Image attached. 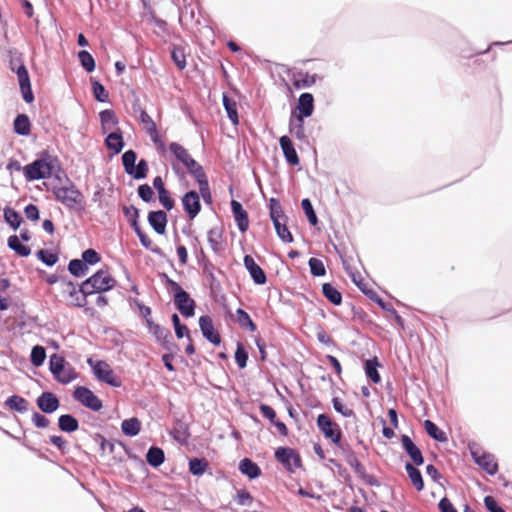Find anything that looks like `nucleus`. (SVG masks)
<instances>
[{"label": "nucleus", "mask_w": 512, "mask_h": 512, "mask_svg": "<svg viewBox=\"0 0 512 512\" xmlns=\"http://www.w3.org/2000/svg\"><path fill=\"white\" fill-rule=\"evenodd\" d=\"M53 162L54 159L47 152L43 153L39 159L23 168L26 180L35 181L51 177L54 169Z\"/></svg>", "instance_id": "obj_1"}, {"label": "nucleus", "mask_w": 512, "mask_h": 512, "mask_svg": "<svg viewBox=\"0 0 512 512\" xmlns=\"http://www.w3.org/2000/svg\"><path fill=\"white\" fill-rule=\"evenodd\" d=\"M116 280L108 270L100 269L81 284V291L85 294L102 293L112 289Z\"/></svg>", "instance_id": "obj_2"}, {"label": "nucleus", "mask_w": 512, "mask_h": 512, "mask_svg": "<svg viewBox=\"0 0 512 512\" xmlns=\"http://www.w3.org/2000/svg\"><path fill=\"white\" fill-rule=\"evenodd\" d=\"M49 366L54 378L61 384H68L78 377L75 368L57 354L51 355Z\"/></svg>", "instance_id": "obj_3"}, {"label": "nucleus", "mask_w": 512, "mask_h": 512, "mask_svg": "<svg viewBox=\"0 0 512 512\" xmlns=\"http://www.w3.org/2000/svg\"><path fill=\"white\" fill-rule=\"evenodd\" d=\"M469 451L473 461L487 474L493 476L499 470V465L494 454L483 450L479 445L469 444Z\"/></svg>", "instance_id": "obj_4"}, {"label": "nucleus", "mask_w": 512, "mask_h": 512, "mask_svg": "<svg viewBox=\"0 0 512 512\" xmlns=\"http://www.w3.org/2000/svg\"><path fill=\"white\" fill-rule=\"evenodd\" d=\"M55 199L69 209L81 207L84 204V196L74 184L60 186L53 189Z\"/></svg>", "instance_id": "obj_5"}, {"label": "nucleus", "mask_w": 512, "mask_h": 512, "mask_svg": "<svg viewBox=\"0 0 512 512\" xmlns=\"http://www.w3.org/2000/svg\"><path fill=\"white\" fill-rule=\"evenodd\" d=\"M87 363L91 367L94 376L99 381L104 382L112 387L121 386L120 379L115 375L113 369L107 362L88 358Z\"/></svg>", "instance_id": "obj_6"}, {"label": "nucleus", "mask_w": 512, "mask_h": 512, "mask_svg": "<svg viewBox=\"0 0 512 512\" xmlns=\"http://www.w3.org/2000/svg\"><path fill=\"white\" fill-rule=\"evenodd\" d=\"M169 150L171 154L189 171V173L194 176V178L196 175H200V173L204 172L202 166L196 162L188 150L179 143H171L169 145Z\"/></svg>", "instance_id": "obj_7"}, {"label": "nucleus", "mask_w": 512, "mask_h": 512, "mask_svg": "<svg viewBox=\"0 0 512 512\" xmlns=\"http://www.w3.org/2000/svg\"><path fill=\"white\" fill-rule=\"evenodd\" d=\"M317 426L325 438L330 439L335 445H339L342 439V431L338 423L326 414L317 416Z\"/></svg>", "instance_id": "obj_8"}, {"label": "nucleus", "mask_w": 512, "mask_h": 512, "mask_svg": "<svg viewBox=\"0 0 512 512\" xmlns=\"http://www.w3.org/2000/svg\"><path fill=\"white\" fill-rule=\"evenodd\" d=\"M274 456L289 472H294L301 466V456L293 448L279 447L276 449Z\"/></svg>", "instance_id": "obj_9"}, {"label": "nucleus", "mask_w": 512, "mask_h": 512, "mask_svg": "<svg viewBox=\"0 0 512 512\" xmlns=\"http://www.w3.org/2000/svg\"><path fill=\"white\" fill-rule=\"evenodd\" d=\"M73 397L84 407L98 412L102 409V401L87 387L78 386L73 392Z\"/></svg>", "instance_id": "obj_10"}, {"label": "nucleus", "mask_w": 512, "mask_h": 512, "mask_svg": "<svg viewBox=\"0 0 512 512\" xmlns=\"http://www.w3.org/2000/svg\"><path fill=\"white\" fill-rule=\"evenodd\" d=\"M140 115L139 120L140 123L143 126V129L146 131V133L150 136L152 142L155 144L156 148L164 152L166 150L165 142L163 141L162 137L159 135L157 127L153 119L150 117V115L144 110L139 109Z\"/></svg>", "instance_id": "obj_11"}, {"label": "nucleus", "mask_w": 512, "mask_h": 512, "mask_svg": "<svg viewBox=\"0 0 512 512\" xmlns=\"http://www.w3.org/2000/svg\"><path fill=\"white\" fill-rule=\"evenodd\" d=\"M10 65L11 69L14 70L18 76L19 86L24 101L32 103L34 101V95L31 89L30 77L25 65L20 62L16 67L13 60L10 62Z\"/></svg>", "instance_id": "obj_12"}, {"label": "nucleus", "mask_w": 512, "mask_h": 512, "mask_svg": "<svg viewBox=\"0 0 512 512\" xmlns=\"http://www.w3.org/2000/svg\"><path fill=\"white\" fill-rule=\"evenodd\" d=\"M184 211L190 220H193L201 211L199 194L196 191H189L182 197Z\"/></svg>", "instance_id": "obj_13"}, {"label": "nucleus", "mask_w": 512, "mask_h": 512, "mask_svg": "<svg viewBox=\"0 0 512 512\" xmlns=\"http://www.w3.org/2000/svg\"><path fill=\"white\" fill-rule=\"evenodd\" d=\"M199 326L203 336L212 344L219 345L221 343V336L215 330L213 320L208 315H203L199 318Z\"/></svg>", "instance_id": "obj_14"}, {"label": "nucleus", "mask_w": 512, "mask_h": 512, "mask_svg": "<svg viewBox=\"0 0 512 512\" xmlns=\"http://www.w3.org/2000/svg\"><path fill=\"white\" fill-rule=\"evenodd\" d=\"M174 303L184 317H192L194 315L195 301L186 291L175 295Z\"/></svg>", "instance_id": "obj_15"}, {"label": "nucleus", "mask_w": 512, "mask_h": 512, "mask_svg": "<svg viewBox=\"0 0 512 512\" xmlns=\"http://www.w3.org/2000/svg\"><path fill=\"white\" fill-rule=\"evenodd\" d=\"M298 114L296 118L301 121V118L310 117L314 111V97L311 93H302L298 99L296 107Z\"/></svg>", "instance_id": "obj_16"}, {"label": "nucleus", "mask_w": 512, "mask_h": 512, "mask_svg": "<svg viewBox=\"0 0 512 512\" xmlns=\"http://www.w3.org/2000/svg\"><path fill=\"white\" fill-rule=\"evenodd\" d=\"M231 209L238 229L241 232H246L249 228L247 211L243 208L242 204L236 200L231 201Z\"/></svg>", "instance_id": "obj_17"}, {"label": "nucleus", "mask_w": 512, "mask_h": 512, "mask_svg": "<svg viewBox=\"0 0 512 512\" xmlns=\"http://www.w3.org/2000/svg\"><path fill=\"white\" fill-rule=\"evenodd\" d=\"M244 265L246 269L249 271L252 279L256 284L263 285L266 283V274L263 269L255 262L254 258L251 255H246L244 257Z\"/></svg>", "instance_id": "obj_18"}, {"label": "nucleus", "mask_w": 512, "mask_h": 512, "mask_svg": "<svg viewBox=\"0 0 512 512\" xmlns=\"http://www.w3.org/2000/svg\"><path fill=\"white\" fill-rule=\"evenodd\" d=\"M279 144H280V147L282 149V152L284 154L286 161L292 166L299 165L300 159H299V156L294 148V145H293L291 139L288 136L284 135V136L280 137Z\"/></svg>", "instance_id": "obj_19"}, {"label": "nucleus", "mask_w": 512, "mask_h": 512, "mask_svg": "<svg viewBox=\"0 0 512 512\" xmlns=\"http://www.w3.org/2000/svg\"><path fill=\"white\" fill-rule=\"evenodd\" d=\"M36 402L39 409L44 413H53L60 405L58 398L52 392H43Z\"/></svg>", "instance_id": "obj_20"}, {"label": "nucleus", "mask_w": 512, "mask_h": 512, "mask_svg": "<svg viewBox=\"0 0 512 512\" xmlns=\"http://www.w3.org/2000/svg\"><path fill=\"white\" fill-rule=\"evenodd\" d=\"M403 449L409 455L416 466H420L424 462V458L420 449L415 445L411 438L407 435L401 437Z\"/></svg>", "instance_id": "obj_21"}, {"label": "nucleus", "mask_w": 512, "mask_h": 512, "mask_svg": "<svg viewBox=\"0 0 512 512\" xmlns=\"http://www.w3.org/2000/svg\"><path fill=\"white\" fill-rule=\"evenodd\" d=\"M167 221V214L162 210L151 211L148 214L149 224L159 235H163L166 232Z\"/></svg>", "instance_id": "obj_22"}, {"label": "nucleus", "mask_w": 512, "mask_h": 512, "mask_svg": "<svg viewBox=\"0 0 512 512\" xmlns=\"http://www.w3.org/2000/svg\"><path fill=\"white\" fill-rule=\"evenodd\" d=\"M101 121V128L103 133H108L112 131H117L118 128V118L116 114L111 109H106L100 112L99 114Z\"/></svg>", "instance_id": "obj_23"}, {"label": "nucleus", "mask_w": 512, "mask_h": 512, "mask_svg": "<svg viewBox=\"0 0 512 512\" xmlns=\"http://www.w3.org/2000/svg\"><path fill=\"white\" fill-rule=\"evenodd\" d=\"M208 242L214 252L223 250L224 238L221 226L212 227L207 233Z\"/></svg>", "instance_id": "obj_24"}, {"label": "nucleus", "mask_w": 512, "mask_h": 512, "mask_svg": "<svg viewBox=\"0 0 512 512\" xmlns=\"http://www.w3.org/2000/svg\"><path fill=\"white\" fill-rule=\"evenodd\" d=\"M105 144L107 148L114 154L120 153L124 147V141L120 129H117V131L108 132L105 139Z\"/></svg>", "instance_id": "obj_25"}, {"label": "nucleus", "mask_w": 512, "mask_h": 512, "mask_svg": "<svg viewBox=\"0 0 512 512\" xmlns=\"http://www.w3.org/2000/svg\"><path fill=\"white\" fill-rule=\"evenodd\" d=\"M316 82V75L308 72H296L292 75V83L296 89L310 87Z\"/></svg>", "instance_id": "obj_26"}, {"label": "nucleus", "mask_w": 512, "mask_h": 512, "mask_svg": "<svg viewBox=\"0 0 512 512\" xmlns=\"http://www.w3.org/2000/svg\"><path fill=\"white\" fill-rule=\"evenodd\" d=\"M239 470L250 479H255L261 475L260 467L249 458H244L240 461Z\"/></svg>", "instance_id": "obj_27"}, {"label": "nucleus", "mask_w": 512, "mask_h": 512, "mask_svg": "<svg viewBox=\"0 0 512 512\" xmlns=\"http://www.w3.org/2000/svg\"><path fill=\"white\" fill-rule=\"evenodd\" d=\"M322 293L324 297L333 305L339 306L342 303L341 292L330 283L322 285Z\"/></svg>", "instance_id": "obj_28"}, {"label": "nucleus", "mask_w": 512, "mask_h": 512, "mask_svg": "<svg viewBox=\"0 0 512 512\" xmlns=\"http://www.w3.org/2000/svg\"><path fill=\"white\" fill-rule=\"evenodd\" d=\"M424 429L426 433L438 442H447L448 438L444 431H442L438 426L432 422L431 420L424 421Z\"/></svg>", "instance_id": "obj_29"}, {"label": "nucleus", "mask_w": 512, "mask_h": 512, "mask_svg": "<svg viewBox=\"0 0 512 512\" xmlns=\"http://www.w3.org/2000/svg\"><path fill=\"white\" fill-rule=\"evenodd\" d=\"M14 131L19 135H29L31 132V123L26 114H19L14 120Z\"/></svg>", "instance_id": "obj_30"}, {"label": "nucleus", "mask_w": 512, "mask_h": 512, "mask_svg": "<svg viewBox=\"0 0 512 512\" xmlns=\"http://www.w3.org/2000/svg\"><path fill=\"white\" fill-rule=\"evenodd\" d=\"M405 469L416 490L422 491L424 489V482L421 472L411 463H407Z\"/></svg>", "instance_id": "obj_31"}, {"label": "nucleus", "mask_w": 512, "mask_h": 512, "mask_svg": "<svg viewBox=\"0 0 512 512\" xmlns=\"http://www.w3.org/2000/svg\"><path fill=\"white\" fill-rule=\"evenodd\" d=\"M7 244L10 249H12L17 255L21 257H27L31 253V249L28 246L21 244L17 235L10 236L8 238Z\"/></svg>", "instance_id": "obj_32"}, {"label": "nucleus", "mask_w": 512, "mask_h": 512, "mask_svg": "<svg viewBox=\"0 0 512 512\" xmlns=\"http://www.w3.org/2000/svg\"><path fill=\"white\" fill-rule=\"evenodd\" d=\"M5 405L11 410L24 413L28 410L29 403L23 397L13 395L6 400Z\"/></svg>", "instance_id": "obj_33"}, {"label": "nucleus", "mask_w": 512, "mask_h": 512, "mask_svg": "<svg viewBox=\"0 0 512 512\" xmlns=\"http://www.w3.org/2000/svg\"><path fill=\"white\" fill-rule=\"evenodd\" d=\"M195 179L199 185V191H200V194H201L203 200L206 203H211L212 195L210 192L209 182H208L205 172L200 173V175H196Z\"/></svg>", "instance_id": "obj_34"}, {"label": "nucleus", "mask_w": 512, "mask_h": 512, "mask_svg": "<svg viewBox=\"0 0 512 512\" xmlns=\"http://www.w3.org/2000/svg\"><path fill=\"white\" fill-rule=\"evenodd\" d=\"M121 429L127 436H136L141 430V422L135 417L126 419L122 422Z\"/></svg>", "instance_id": "obj_35"}, {"label": "nucleus", "mask_w": 512, "mask_h": 512, "mask_svg": "<svg viewBox=\"0 0 512 512\" xmlns=\"http://www.w3.org/2000/svg\"><path fill=\"white\" fill-rule=\"evenodd\" d=\"M58 426L64 432H74L78 429V420L69 414L61 415L58 419Z\"/></svg>", "instance_id": "obj_36"}, {"label": "nucleus", "mask_w": 512, "mask_h": 512, "mask_svg": "<svg viewBox=\"0 0 512 512\" xmlns=\"http://www.w3.org/2000/svg\"><path fill=\"white\" fill-rule=\"evenodd\" d=\"M379 362L377 358L366 360L365 362V373L366 376L375 384L379 383L381 380L380 374L378 373Z\"/></svg>", "instance_id": "obj_37"}, {"label": "nucleus", "mask_w": 512, "mask_h": 512, "mask_svg": "<svg viewBox=\"0 0 512 512\" xmlns=\"http://www.w3.org/2000/svg\"><path fill=\"white\" fill-rule=\"evenodd\" d=\"M164 460L165 456L161 448L151 447L146 454V461L153 467L160 466Z\"/></svg>", "instance_id": "obj_38"}, {"label": "nucleus", "mask_w": 512, "mask_h": 512, "mask_svg": "<svg viewBox=\"0 0 512 512\" xmlns=\"http://www.w3.org/2000/svg\"><path fill=\"white\" fill-rule=\"evenodd\" d=\"M236 316H237V322L239 323V325L242 328H245L251 332L256 331V329H257L256 324L253 322V320L251 319V317L245 310H243L241 308L237 309Z\"/></svg>", "instance_id": "obj_39"}, {"label": "nucleus", "mask_w": 512, "mask_h": 512, "mask_svg": "<svg viewBox=\"0 0 512 512\" xmlns=\"http://www.w3.org/2000/svg\"><path fill=\"white\" fill-rule=\"evenodd\" d=\"M223 105L225 107V110L227 112V115L231 122L234 125H238L239 123V117L237 112V104L235 101L231 100L227 95H223Z\"/></svg>", "instance_id": "obj_40"}, {"label": "nucleus", "mask_w": 512, "mask_h": 512, "mask_svg": "<svg viewBox=\"0 0 512 512\" xmlns=\"http://www.w3.org/2000/svg\"><path fill=\"white\" fill-rule=\"evenodd\" d=\"M269 208H270V217L273 222H277L280 220H287V217L283 213L282 206L277 199L271 198L269 200Z\"/></svg>", "instance_id": "obj_41"}, {"label": "nucleus", "mask_w": 512, "mask_h": 512, "mask_svg": "<svg viewBox=\"0 0 512 512\" xmlns=\"http://www.w3.org/2000/svg\"><path fill=\"white\" fill-rule=\"evenodd\" d=\"M286 221L287 220H280L273 222V224L279 238L285 243H290L293 241V236L286 225Z\"/></svg>", "instance_id": "obj_42"}, {"label": "nucleus", "mask_w": 512, "mask_h": 512, "mask_svg": "<svg viewBox=\"0 0 512 512\" xmlns=\"http://www.w3.org/2000/svg\"><path fill=\"white\" fill-rule=\"evenodd\" d=\"M5 221L13 228L17 229L22 223V217L13 208L6 207L4 209Z\"/></svg>", "instance_id": "obj_43"}, {"label": "nucleus", "mask_w": 512, "mask_h": 512, "mask_svg": "<svg viewBox=\"0 0 512 512\" xmlns=\"http://www.w3.org/2000/svg\"><path fill=\"white\" fill-rule=\"evenodd\" d=\"M208 465L205 459L193 458L189 461V470L193 475L200 476L205 473Z\"/></svg>", "instance_id": "obj_44"}, {"label": "nucleus", "mask_w": 512, "mask_h": 512, "mask_svg": "<svg viewBox=\"0 0 512 512\" xmlns=\"http://www.w3.org/2000/svg\"><path fill=\"white\" fill-rule=\"evenodd\" d=\"M289 132L297 139L304 140L306 138L305 128H304V118H301V121L297 119L295 122L293 120L290 121Z\"/></svg>", "instance_id": "obj_45"}, {"label": "nucleus", "mask_w": 512, "mask_h": 512, "mask_svg": "<svg viewBox=\"0 0 512 512\" xmlns=\"http://www.w3.org/2000/svg\"><path fill=\"white\" fill-rule=\"evenodd\" d=\"M45 358H46V350L43 346L36 345L32 348L30 360L34 366H36V367L41 366L44 363Z\"/></svg>", "instance_id": "obj_46"}, {"label": "nucleus", "mask_w": 512, "mask_h": 512, "mask_svg": "<svg viewBox=\"0 0 512 512\" xmlns=\"http://www.w3.org/2000/svg\"><path fill=\"white\" fill-rule=\"evenodd\" d=\"M68 286L71 288L69 291L70 297L72 298V304L76 307H83L86 305V296L89 294H85L81 291H77L72 283H69Z\"/></svg>", "instance_id": "obj_47"}, {"label": "nucleus", "mask_w": 512, "mask_h": 512, "mask_svg": "<svg viewBox=\"0 0 512 512\" xmlns=\"http://www.w3.org/2000/svg\"><path fill=\"white\" fill-rule=\"evenodd\" d=\"M68 269L72 275L80 277L86 274L88 267L83 260L73 259L69 262Z\"/></svg>", "instance_id": "obj_48"}, {"label": "nucleus", "mask_w": 512, "mask_h": 512, "mask_svg": "<svg viewBox=\"0 0 512 512\" xmlns=\"http://www.w3.org/2000/svg\"><path fill=\"white\" fill-rule=\"evenodd\" d=\"M78 59L82 65V67L87 72H92L95 69V60L93 56L86 50H81L78 53Z\"/></svg>", "instance_id": "obj_49"}, {"label": "nucleus", "mask_w": 512, "mask_h": 512, "mask_svg": "<svg viewBox=\"0 0 512 512\" xmlns=\"http://www.w3.org/2000/svg\"><path fill=\"white\" fill-rule=\"evenodd\" d=\"M308 264L310 267V272L313 276L321 277L326 274V268L321 259L312 257L309 259Z\"/></svg>", "instance_id": "obj_50"}, {"label": "nucleus", "mask_w": 512, "mask_h": 512, "mask_svg": "<svg viewBox=\"0 0 512 512\" xmlns=\"http://www.w3.org/2000/svg\"><path fill=\"white\" fill-rule=\"evenodd\" d=\"M127 174L133 176L135 179H144L148 174V163L145 159H141L137 165L133 166L132 172Z\"/></svg>", "instance_id": "obj_51"}, {"label": "nucleus", "mask_w": 512, "mask_h": 512, "mask_svg": "<svg viewBox=\"0 0 512 512\" xmlns=\"http://www.w3.org/2000/svg\"><path fill=\"white\" fill-rule=\"evenodd\" d=\"M301 206H302V209L309 221V223L312 225V226H316L317 223H318V218L316 216V213L313 209V206L311 204V201L308 199V198H305L302 200L301 202Z\"/></svg>", "instance_id": "obj_52"}, {"label": "nucleus", "mask_w": 512, "mask_h": 512, "mask_svg": "<svg viewBox=\"0 0 512 512\" xmlns=\"http://www.w3.org/2000/svg\"><path fill=\"white\" fill-rule=\"evenodd\" d=\"M172 323L174 325L175 334L178 338H183L184 336H186L188 339H190L188 327L184 324H181L177 314L172 315Z\"/></svg>", "instance_id": "obj_53"}, {"label": "nucleus", "mask_w": 512, "mask_h": 512, "mask_svg": "<svg viewBox=\"0 0 512 512\" xmlns=\"http://www.w3.org/2000/svg\"><path fill=\"white\" fill-rule=\"evenodd\" d=\"M137 154L133 150H127L122 155V163L126 173L132 172L133 166L135 165Z\"/></svg>", "instance_id": "obj_54"}, {"label": "nucleus", "mask_w": 512, "mask_h": 512, "mask_svg": "<svg viewBox=\"0 0 512 512\" xmlns=\"http://www.w3.org/2000/svg\"><path fill=\"white\" fill-rule=\"evenodd\" d=\"M235 360L240 369H243L246 367L247 360H248V353L246 352L243 344L240 342L237 343V348L235 351Z\"/></svg>", "instance_id": "obj_55"}, {"label": "nucleus", "mask_w": 512, "mask_h": 512, "mask_svg": "<svg viewBox=\"0 0 512 512\" xmlns=\"http://www.w3.org/2000/svg\"><path fill=\"white\" fill-rule=\"evenodd\" d=\"M37 257L46 265L53 266L58 261V256L48 250L40 249L36 253Z\"/></svg>", "instance_id": "obj_56"}, {"label": "nucleus", "mask_w": 512, "mask_h": 512, "mask_svg": "<svg viewBox=\"0 0 512 512\" xmlns=\"http://www.w3.org/2000/svg\"><path fill=\"white\" fill-rule=\"evenodd\" d=\"M92 90L97 101L106 102L108 100V92L106 91L105 87L98 81H94L92 83Z\"/></svg>", "instance_id": "obj_57"}, {"label": "nucleus", "mask_w": 512, "mask_h": 512, "mask_svg": "<svg viewBox=\"0 0 512 512\" xmlns=\"http://www.w3.org/2000/svg\"><path fill=\"white\" fill-rule=\"evenodd\" d=\"M133 229H134L135 233L137 234V236L139 237L141 244L146 249H149L153 252H157V250L153 248V241L150 239V237L145 232L142 231L139 224L134 226Z\"/></svg>", "instance_id": "obj_58"}, {"label": "nucleus", "mask_w": 512, "mask_h": 512, "mask_svg": "<svg viewBox=\"0 0 512 512\" xmlns=\"http://www.w3.org/2000/svg\"><path fill=\"white\" fill-rule=\"evenodd\" d=\"M171 57L176 66L183 70L186 67V57L184 51L181 48L175 47L171 52Z\"/></svg>", "instance_id": "obj_59"}, {"label": "nucleus", "mask_w": 512, "mask_h": 512, "mask_svg": "<svg viewBox=\"0 0 512 512\" xmlns=\"http://www.w3.org/2000/svg\"><path fill=\"white\" fill-rule=\"evenodd\" d=\"M123 213L130 222L131 226L134 227L138 224L139 210L133 206H123Z\"/></svg>", "instance_id": "obj_60"}, {"label": "nucleus", "mask_w": 512, "mask_h": 512, "mask_svg": "<svg viewBox=\"0 0 512 512\" xmlns=\"http://www.w3.org/2000/svg\"><path fill=\"white\" fill-rule=\"evenodd\" d=\"M151 332L158 341H162L163 344L167 341V338L171 337V333L168 329L161 327L160 325H153L150 327Z\"/></svg>", "instance_id": "obj_61"}, {"label": "nucleus", "mask_w": 512, "mask_h": 512, "mask_svg": "<svg viewBox=\"0 0 512 512\" xmlns=\"http://www.w3.org/2000/svg\"><path fill=\"white\" fill-rule=\"evenodd\" d=\"M334 409L343 415L344 417H354L355 413L352 409L347 408L343 405L342 401L338 397H334L332 399Z\"/></svg>", "instance_id": "obj_62"}, {"label": "nucleus", "mask_w": 512, "mask_h": 512, "mask_svg": "<svg viewBox=\"0 0 512 512\" xmlns=\"http://www.w3.org/2000/svg\"><path fill=\"white\" fill-rule=\"evenodd\" d=\"M100 255L94 249H87L82 254V260L87 265H93L100 261Z\"/></svg>", "instance_id": "obj_63"}, {"label": "nucleus", "mask_w": 512, "mask_h": 512, "mask_svg": "<svg viewBox=\"0 0 512 512\" xmlns=\"http://www.w3.org/2000/svg\"><path fill=\"white\" fill-rule=\"evenodd\" d=\"M236 501L239 505L250 506L253 502V497L249 491L242 489L237 492Z\"/></svg>", "instance_id": "obj_64"}]
</instances>
